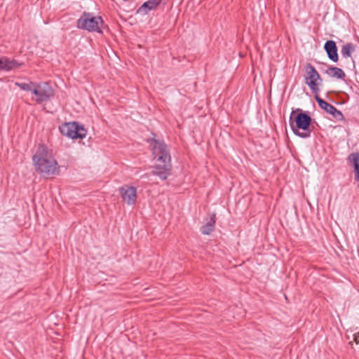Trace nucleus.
I'll use <instances>...</instances> for the list:
<instances>
[{
  "label": "nucleus",
  "instance_id": "9d476101",
  "mask_svg": "<svg viewBox=\"0 0 359 359\" xmlns=\"http://www.w3.org/2000/svg\"><path fill=\"white\" fill-rule=\"evenodd\" d=\"M22 65L15 60L0 55V71L9 72L21 67Z\"/></svg>",
  "mask_w": 359,
  "mask_h": 359
},
{
  "label": "nucleus",
  "instance_id": "6e6552de",
  "mask_svg": "<svg viewBox=\"0 0 359 359\" xmlns=\"http://www.w3.org/2000/svg\"><path fill=\"white\" fill-rule=\"evenodd\" d=\"M315 99L321 109L326 111V112L331 114L334 118H335L337 120L343 119V114L340 111H339L335 107L324 101L318 95H316Z\"/></svg>",
  "mask_w": 359,
  "mask_h": 359
},
{
  "label": "nucleus",
  "instance_id": "f03ea898",
  "mask_svg": "<svg viewBox=\"0 0 359 359\" xmlns=\"http://www.w3.org/2000/svg\"><path fill=\"white\" fill-rule=\"evenodd\" d=\"M33 162L36 170L46 175H55L59 172L57 162L53 158L51 151L43 144L38 147L33 156Z\"/></svg>",
  "mask_w": 359,
  "mask_h": 359
},
{
  "label": "nucleus",
  "instance_id": "4468645a",
  "mask_svg": "<svg viewBox=\"0 0 359 359\" xmlns=\"http://www.w3.org/2000/svg\"><path fill=\"white\" fill-rule=\"evenodd\" d=\"M348 160L354 168L355 180H359V153H352Z\"/></svg>",
  "mask_w": 359,
  "mask_h": 359
},
{
  "label": "nucleus",
  "instance_id": "6ab92c4d",
  "mask_svg": "<svg viewBox=\"0 0 359 359\" xmlns=\"http://www.w3.org/2000/svg\"><path fill=\"white\" fill-rule=\"evenodd\" d=\"M355 341H356V343L359 342V340L358 339V336H355Z\"/></svg>",
  "mask_w": 359,
  "mask_h": 359
},
{
  "label": "nucleus",
  "instance_id": "f8f14e48",
  "mask_svg": "<svg viewBox=\"0 0 359 359\" xmlns=\"http://www.w3.org/2000/svg\"><path fill=\"white\" fill-rule=\"evenodd\" d=\"M324 48L328 55V57L333 62L338 61L337 47L334 41L330 40L326 41Z\"/></svg>",
  "mask_w": 359,
  "mask_h": 359
},
{
  "label": "nucleus",
  "instance_id": "a211bd4d",
  "mask_svg": "<svg viewBox=\"0 0 359 359\" xmlns=\"http://www.w3.org/2000/svg\"><path fill=\"white\" fill-rule=\"evenodd\" d=\"M35 83H36L34 82H30L29 83L15 82V85L23 90L31 91L33 93V88H34Z\"/></svg>",
  "mask_w": 359,
  "mask_h": 359
},
{
  "label": "nucleus",
  "instance_id": "423d86ee",
  "mask_svg": "<svg viewBox=\"0 0 359 359\" xmlns=\"http://www.w3.org/2000/svg\"><path fill=\"white\" fill-rule=\"evenodd\" d=\"M306 83L309 86L311 90L317 94L319 93V85L322 81L320 74L311 65L309 64L306 69Z\"/></svg>",
  "mask_w": 359,
  "mask_h": 359
},
{
  "label": "nucleus",
  "instance_id": "ddd939ff",
  "mask_svg": "<svg viewBox=\"0 0 359 359\" xmlns=\"http://www.w3.org/2000/svg\"><path fill=\"white\" fill-rule=\"evenodd\" d=\"M215 215H212L210 218L206 219L205 223L201 228V232L203 235H209L215 230Z\"/></svg>",
  "mask_w": 359,
  "mask_h": 359
},
{
  "label": "nucleus",
  "instance_id": "dca6fc26",
  "mask_svg": "<svg viewBox=\"0 0 359 359\" xmlns=\"http://www.w3.org/2000/svg\"><path fill=\"white\" fill-rule=\"evenodd\" d=\"M355 50V46L351 43H348L344 45L341 50L342 56L345 58L351 57L352 53Z\"/></svg>",
  "mask_w": 359,
  "mask_h": 359
},
{
  "label": "nucleus",
  "instance_id": "1a4fd4ad",
  "mask_svg": "<svg viewBox=\"0 0 359 359\" xmlns=\"http://www.w3.org/2000/svg\"><path fill=\"white\" fill-rule=\"evenodd\" d=\"M294 121L295 122L296 126L298 129L306 130L311 125V118L309 114L301 111L294 118Z\"/></svg>",
  "mask_w": 359,
  "mask_h": 359
},
{
  "label": "nucleus",
  "instance_id": "20e7f679",
  "mask_svg": "<svg viewBox=\"0 0 359 359\" xmlns=\"http://www.w3.org/2000/svg\"><path fill=\"white\" fill-rule=\"evenodd\" d=\"M60 130L63 135L72 139H83L86 135V130L76 122L65 123L60 126Z\"/></svg>",
  "mask_w": 359,
  "mask_h": 359
},
{
  "label": "nucleus",
  "instance_id": "f257e3e1",
  "mask_svg": "<svg viewBox=\"0 0 359 359\" xmlns=\"http://www.w3.org/2000/svg\"><path fill=\"white\" fill-rule=\"evenodd\" d=\"M150 146L156 161L151 172L161 180H165L171 167V157L167 146L163 142L156 140H151Z\"/></svg>",
  "mask_w": 359,
  "mask_h": 359
},
{
  "label": "nucleus",
  "instance_id": "2eb2a0df",
  "mask_svg": "<svg viewBox=\"0 0 359 359\" xmlns=\"http://www.w3.org/2000/svg\"><path fill=\"white\" fill-rule=\"evenodd\" d=\"M326 73L331 77L339 79H344L346 77V74L344 72L337 67H329Z\"/></svg>",
  "mask_w": 359,
  "mask_h": 359
},
{
  "label": "nucleus",
  "instance_id": "39448f33",
  "mask_svg": "<svg viewBox=\"0 0 359 359\" xmlns=\"http://www.w3.org/2000/svg\"><path fill=\"white\" fill-rule=\"evenodd\" d=\"M32 93L36 95L34 100L39 104L46 102L54 96L53 89L46 82L36 83Z\"/></svg>",
  "mask_w": 359,
  "mask_h": 359
},
{
  "label": "nucleus",
  "instance_id": "9b49d317",
  "mask_svg": "<svg viewBox=\"0 0 359 359\" xmlns=\"http://www.w3.org/2000/svg\"><path fill=\"white\" fill-rule=\"evenodd\" d=\"M162 0H149L144 2L137 11V14L147 15L150 11L156 10Z\"/></svg>",
  "mask_w": 359,
  "mask_h": 359
},
{
  "label": "nucleus",
  "instance_id": "f3484780",
  "mask_svg": "<svg viewBox=\"0 0 359 359\" xmlns=\"http://www.w3.org/2000/svg\"><path fill=\"white\" fill-rule=\"evenodd\" d=\"M294 114V111H292V114L290 115V126H291L292 130L294 132V133L295 135H299L301 137H303V138H306V137H310V133L309 132L300 133V132L298 131V130L297 128H294V123L292 121V116H293Z\"/></svg>",
  "mask_w": 359,
  "mask_h": 359
},
{
  "label": "nucleus",
  "instance_id": "7ed1b4c3",
  "mask_svg": "<svg viewBox=\"0 0 359 359\" xmlns=\"http://www.w3.org/2000/svg\"><path fill=\"white\" fill-rule=\"evenodd\" d=\"M103 20L100 16H93L90 13H84L77 21V27L88 32H101Z\"/></svg>",
  "mask_w": 359,
  "mask_h": 359
},
{
  "label": "nucleus",
  "instance_id": "0eeeda50",
  "mask_svg": "<svg viewBox=\"0 0 359 359\" xmlns=\"http://www.w3.org/2000/svg\"><path fill=\"white\" fill-rule=\"evenodd\" d=\"M119 194L123 200L128 205H133L137 199V190L134 187L125 185L119 188Z\"/></svg>",
  "mask_w": 359,
  "mask_h": 359
}]
</instances>
